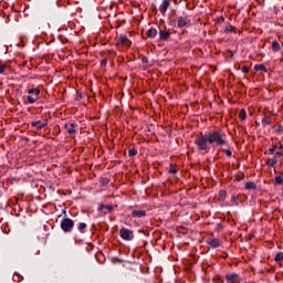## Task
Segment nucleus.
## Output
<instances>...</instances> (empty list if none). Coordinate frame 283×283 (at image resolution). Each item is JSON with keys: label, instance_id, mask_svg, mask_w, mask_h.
<instances>
[{"label": "nucleus", "instance_id": "obj_29", "mask_svg": "<svg viewBox=\"0 0 283 283\" xmlns=\"http://www.w3.org/2000/svg\"><path fill=\"white\" fill-rule=\"evenodd\" d=\"M0 74H6V65L0 64Z\"/></svg>", "mask_w": 283, "mask_h": 283}, {"label": "nucleus", "instance_id": "obj_30", "mask_svg": "<svg viewBox=\"0 0 283 283\" xmlns=\"http://www.w3.org/2000/svg\"><path fill=\"white\" fill-rule=\"evenodd\" d=\"M241 72H243V74H249V69L247 66H243L241 69Z\"/></svg>", "mask_w": 283, "mask_h": 283}, {"label": "nucleus", "instance_id": "obj_23", "mask_svg": "<svg viewBox=\"0 0 283 283\" xmlns=\"http://www.w3.org/2000/svg\"><path fill=\"white\" fill-rule=\"evenodd\" d=\"M275 262H282L283 261V252H279L276 255H275Z\"/></svg>", "mask_w": 283, "mask_h": 283}, {"label": "nucleus", "instance_id": "obj_11", "mask_svg": "<svg viewBox=\"0 0 283 283\" xmlns=\"http://www.w3.org/2000/svg\"><path fill=\"white\" fill-rule=\"evenodd\" d=\"M132 216L133 218H145V216H147V212L145 210H133Z\"/></svg>", "mask_w": 283, "mask_h": 283}, {"label": "nucleus", "instance_id": "obj_28", "mask_svg": "<svg viewBox=\"0 0 283 283\" xmlns=\"http://www.w3.org/2000/svg\"><path fill=\"white\" fill-rule=\"evenodd\" d=\"M101 182H102V185H109V179H107V178H102L101 179Z\"/></svg>", "mask_w": 283, "mask_h": 283}, {"label": "nucleus", "instance_id": "obj_13", "mask_svg": "<svg viewBox=\"0 0 283 283\" xmlns=\"http://www.w3.org/2000/svg\"><path fill=\"white\" fill-rule=\"evenodd\" d=\"M208 242L212 249H218V247H220V241L218 239H209Z\"/></svg>", "mask_w": 283, "mask_h": 283}, {"label": "nucleus", "instance_id": "obj_5", "mask_svg": "<svg viewBox=\"0 0 283 283\" xmlns=\"http://www.w3.org/2000/svg\"><path fill=\"white\" fill-rule=\"evenodd\" d=\"M119 235L123 240H132L134 238V231L126 229V228H122L119 230Z\"/></svg>", "mask_w": 283, "mask_h": 283}, {"label": "nucleus", "instance_id": "obj_2", "mask_svg": "<svg viewBox=\"0 0 283 283\" xmlns=\"http://www.w3.org/2000/svg\"><path fill=\"white\" fill-rule=\"evenodd\" d=\"M207 135L210 140V145L213 147H222V145H224V137L219 132H212Z\"/></svg>", "mask_w": 283, "mask_h": 283}, {"label": "nucleus", "instance_id": "obj_17", "mask_svg": "<svg viewBox=\"0 0 283 283\" xmlns=\"http://www.w3.org/2000/svg\"><path fill=\"white\" fill-rule=\"evenodd\" d=\"M274 180L276 185H283V175H277Z\"/></svg>", "mask_w": 283, "mask_h": 283}, {"label": "nucleus", "instance_id": "obj_33", "mask_svg": "<svg viewBox=\"0 0 283 283\" xmlns=\"http://www.w3.org/2000/svg\"><path fill=\"white\" fill-rule=\"evenodd\" d=\"M102 65H107V60H102Z\"/></svg>", "mask_w": 283, "mask_h": 283}, {"label": "nucleus", "instance_id": "obj_14", "mask_svg": "<svg viewBox=\"0 0 283 283\" xmlns=\"http://www.w3.org/2000/svg\"><path fill=\"white\" fill-rule=\"evenodd\" d=\"M159 36L161 41H167V39H169V31H160Z\"/></svg>", "mask_w": 283, "mask_h": 283}, {"label": "nucleus", "instance_id": "obj_15", "mask_svg": "<svg viewBox=\"0 0 283 283\" xmlns=\"http://www.w3.org/2000/svg\"><path fill=\"white\" fill-rule=\"evenodd\" d=\"M275 165H277V159L270 158V159L266 160V166L268 167H275Z\"/></svg>", "mask_w": 283, "mask_h": 283}, {"label": "nucleus", "instance_id": "obj_12", "mask_svg": "<svg viewBox=\"0 0 283 283\" xmlns=\"http://www.w3.org/2000/svg\"><path fill=\"white\" fill-rule=\"evenodd\" d=\"M169 10V0H164L161 6H160V13L165 14Z\"/></svg>", "mask_w": 283, "mask_h": 283}, {"label": "nucleus", "instance_id": "obj_26", "mask_svg": "<svg viewBox=\"0 0 283 283\" xmlns=\"http://www.w3.org/2000/svg\"><path fill=\"white\" fill-rule=\"evenodd\" d=\"M283 154V146H280V148L275 151V156H282Z\"/></svg>", "mask_w": 283, "mask_h": 283}, {"label": "nucleus", "instance_id": "obj_22", "mask_svg": "<svg viewBox=\"0 0 283 283\" xmlns=\"http://www.w3.org/2000/svg\"><path fill=\"white\" fill-rule=\"evenodd\" d=\"M239 117L241 118V120H245L247 119V111L241 109L239 113Z\"/></svg>", "mask_w": 283, "mask_h": 283}, {"label": "nucleus", "instance_id": "obj_6", "mask_svg": "<svg viewBox=\"0 0 283 283\" xmlns=\"http://www.w3.org/2000/svg\"><path fill=\"white\" fill-rule=\"evenodd\" d=\"M227 283H240V276H238V274L232 273V274H228L226 276Z\"/></svg>", "mask_w": 283, "mask_h": 283}, {"label": "nucleus", "instance_id": "obj_24", "mask_svg": "<svg viewBox=\"0 0 283 283\" xmlns=\"http://www.w3.org/2000/svg\"><path fill=\"white\" fill-rule=\"evenodd\" d=\"M245 189L253 190V189H255V185L253 182H247L245 184Z\"/></svg>", "mask_w": 283, "mask_h": 283}, {"label": "nucleus", "instance_id": "obj_4", "mask_svg": "<svg viewBox=\"0 0 283 283\" xmlns=\"http://www.w3.org/2000/svg\"><path fill=\"white\" fill-rule=\"evenodd\" d=\"M61 229L64 230L65 233H69L74 229V221L70 218H65L61 222Z\"/></svg>", "mask_w": 283, "mask_h": 283}, {"label": "nucleus", "instance_id": "obj_1", "mask_svg": "<svg viewBox=\"0 0 283 283\" xmlns=\"http://www.w3.org/2000/svg\"><path fill=\"white\" fill-rule=\"evenodd\" d=\"M199 151H209L211 143L209 140V135H201L195 140Z\"/></svg>", "mask_w": 283, "mask_h": 283}, {"label": "nucleus", "instance_id": "obj_21", "mask_svg": "<svg viewBox=\"0 0 283 283\" xmlns=\"http://www.w3.org/2000/svg\"><path fill=\"white\" fill-rule=\"evenodd\" d=\"M272 50H273V52H280V43L279 42H273L272 43Z\"/></svg>", "mask_w": 283, "mask_h": 283}, {"label": "nucleus", "instance_id": "obj_3", "mask_svg": "<svg viewBox=\"0 0 283 283\" xmlns=\"http://www.w3.org/2000/svg\"><path fill=\"white\" fill-rule=\"evenodd\" d=\"M28 94H30V95L27 96V101H28V103L32 104V103H36V101H39V94H41V91H39V88H31V90H29Z\"/></svg>", "mask_w": 283, "mask_h": 283}, {"label": "nucleus", "instance_id": "obj_31", "mask_svg": "<svg viewBox=\"0 0 283 283\" xmlns=\"http://www.w3.org/2000/svg\"><path fill=\"white\" fill-rule=\"evenodd\" d=\"M275 151H277V146H273L272 148H270L271 154H275Z\"/></svg>", "mask_w": 283, "mask_h": 283}, {"label": "nucleus", "instance_id": "obj_19", "mask_svg": "<svg viewBox=\"0 0 283 283\" xmlns=\"http://www.w3.org/2000/svg\"><path fill=\"white\" fill-rule=\"evenodd\" d=\"M271 123H272V119H271V117H269V116H266V117H264V118L262 119V125H263V126L271 125Z\"/></svg>", "mask_w": 283, "mask_h": 283}, {"label": "nucleus", "instance_id": "obj_20", "mask_svg": "<svg viewBox=\"0 0 283 283\" xmlns=\"http://www.w3.org/2000/svg\"><path fill=\"white\" fill-rule=\"evenodd\" d=\"M224 198H227V191L220 190V192H219L220 202H222L224 200Z\"/></svg>", "mask_w": 283, "mask_h": 283}, {"label": "nucleus", "instance_id": "obj_8", "mask_svg": "<svg viewBox=\"0 0 283 283\" xmlns=\"http://www.w3.org/2000/svg\"><path fill=\"white\" fill-rule=\"evenodd\" d=\"M65 129L70 136H74L76 134V125L71 123V124H65Z\"/></svg>", "mask_w": 283, "mask_h": 283}, {"label": "nucleus", "instance_id": "obj_7", "mask_svg": "<svg viewBox=\"0 0 283 283\" xmlns=\"http://www.w3.org/2000/svg\"><path fill=\"white\" fill-rule=\"evenodd\" d=\"M178 28H185L186 25H189V18L188 17H179L177 21Z\"/></svg>", "mask_w": 283, "mask_h": 283}, {"label": "nucleus", "instance_id": "obj_9", "mask_svg": "<svg viewBox=\"0 0 283 283\" xmlns=\"http://www.w3.org/2000/svg\"><path fill=\"white\" fill-rule=\"evenodd\" d=\"M117 43L120 45H126L127 48H128V45H132V42L125 35H119Z\"/></svg>", "mask_w": 283, "mask_h": 283}, {"label": "nucleus", "instance_id": "obj_34", "mask_svg": "<svg viewBox=\"0 0 283 283\" xmlns=\"http://www.w3.org/2000/svg\"><path fill=\"white\" fill-rule=\"evenodd\" d=\"M224 153L227 154V156H231V150H224Z\"/></svg>", "mask_w": 283, "mask_h": 283}, {"label": "nucleus", "instance_id": "obj_16", "mask_svg": "<svg viewBox=\"0 0 283 283\" xmlns=\"http://www.w3.org/2000/svg\"><path fill=\"white\" fill-rule=\"evenodd\" d=\"M156 34H158L156 29H150L147 31V36H149V39H154V36H156Z\"/></svg>", "mask_w": 283, "mask_h": 283}, {"label": "nucleus", "instance_id": "obj_32", "mask_svg": "<svg viewBox=\"0 0 283 283\" xmlns=\"http://www.w3.org/2000/svg\"><path fill=\"white\" fill-rule=\"evenodd\" d=\"M169 174H176V167L170 166V168H169Z\"/></svg>", "mask_w": 283, "mask_h": 283}, {"label": "nucleus", "instance_id": "obj_27", "mask_svg": "<svg viewBox=\"0 0 283 283\" xmlns=\"http://www.w3.org/2000/svg\"><path fill=\"white\" fill-rule=\"evenodd\" d=\"M136 154H138V150H136V149H129V151H128V155L129 156H136Z\"/></svg>", "mask_w": 283, "mask_h": 283}, {"label": "nucleus", "instance_id": "obj_25", "mask_svg": "<svg viewBox=\"0 0 283 283\" xmlns=\"http://www.w3.org/2000/svg\"><path fill=\"white\" fill-rule=\"evenodd\" d=\"M87 228V224H85V223H80V226H78V231H81V232H83V231H85V229Z\"/></svg>", "mask_w": 283, "mask_h": 283}, {"label": "nucleus", "instance_id": "obj_18", "mask_svg": "<svg viewBox=\"0 0 283 283\" xmlns=\"http://www.w3.org/2000/svg\"><path fill=\"white\" fill-rule=\"evenodd\" d=\"M254 70H256L258 72H266V66H264L263 64H258L254 66Z\"/></svg>", "mask_w": 283, "mask_h": 283}, {"label": "nucleus", "instance_id": "obj_10", "mask_svg": "<svg viewBox=\"0 0 283 283\" xmlns=\"http://www.w3.org/2000/svg\"><path fill=\"white\" fill-rule=\"evenodd\" d=\"M46 125H48V120H44V122L38 120V122L31 123V126L35 127V129H43V127H45Z\"/></svg>", "mask_w": 283, "mask_h": 283}]
</instances>
